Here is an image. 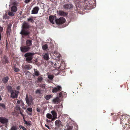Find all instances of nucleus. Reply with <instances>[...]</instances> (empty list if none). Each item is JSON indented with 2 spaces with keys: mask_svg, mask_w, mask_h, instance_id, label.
<instances>
[{
  "mask_svg": "<svg viewBox=\"0 0 130 130\" xmlns=\"http://www.w3.org/2000/svg\"><path fill=\"white\" fill-rule=\"evenodd\" d=\"M22 129L23 130H25L26 129L24 127H23Z\"/></svg>",
  "mask_w": 130,
  "mask_h": 130,
  "instance_id": "nucleus-58",
  "label": "nucleus"
},
{
  "mask_svg": "<svg viewBox=\"0 0 130 130\" xmlns=\"http://www.w3.org/2000/svg\"><path fill=\"white\" fill-rule=\"evenodd\" d=\"M26 96L25 100L28 105L29 106L30 105H31L32 102V97L31 96H29V98L28 95L27 94L26 95Z\"/></svg>",
  "mask_w": 130,
  "mask_h": 130,
  "instance_id": "nucleus-4",
  "label": "nucleus"
},
{
  "mask_svg": "<svg viewBox=\"0 0 130 130\" xmlns=\"http://www.w3.org/2000/svg\"><path fill=\"white\" fill-rule=\"evenodd\" d=\"M45 126L48 129H50V128L46 124L45 125Z\"/></svg>",
  "mask_w": 130,
  "mask_h": 130,
  "instance_id": "nucleus-55",
  "label": "nucleus"
},
{
  "mask_svg": "<svg viewBox=\"0 0 130 130\" xmlns=\"http://www.w3.org/2000/svg\"><path fill=\"white\" fill-rule=\"evenodd\" d=\"M113 115V113H111V116H112V115Z\"/></svg>",
  "mask_w": 130,
  "mask_h": 130,
  "instance_id": "nucleus-62",
  "label": "nucleus"
},
{
  "mask_svg": "<svg viewBox=\"0 0 130 130\" xmlns=\"http://www.w3.org/2000/svg\"><path fill=\"white\" fill-rule=\"evenodd\" d=\"M32 109L31 108H28L26 110L27 111H28L30 112H32Z\"/></svg>",
  "mask_w": 130,
  "mask_h": 130,
  "instance_id": "nucleus-43",
  "label": "nucleus"
},
{
  "mask_svg": "<svg viewBox=\"0 0 130 130\" xmlns=\"http://www.w3.org/2000/svg\"><path fill=\"white\" fill-rule=\"evenodd\" d=\"M8 57L6 56H4L3 59L2 60V62L4 63H8Z\"/></svg>",
  "mask_w": 130,
  "mask_h": 130,
  "instance_id": "nucleus-17",
  "label": "nucleus"
},
{
  "mask_svg": "<svg viewBox=\"0 0 130 130\" xmlns=\"http://www.w3.org/2000/svg\"><path fill=\"white\" fill-rule=\"evenodd\" d=\"M55 21L57 24H60L64 23L65 22L66 19L64 18L61 17L58 19H56Z\"/></svg>",
  "mask_w": 130,
  "mask_h": 130,
  "instance_id": "nucleus-5",
  "label": "nucleus"
},
{
  "mask_svg": "<svg viewBox=\"0 0 130 130\" xmlns=\"http://www.w3.org/2000/svg\"><path fill=\"white\" fill-rule=\"evenodd\" d=\"M27 20L29 22H30L31 23H33L34 22V21L33 19V17H31L30 18H27Z\"/></svg>",
  "mask_w": 130,
  "mask_h": 130,
  "instance_id": "nucleus-27",
  "label": "nucleus"
},
{
  "mask_svg": "<svg viewBox=\"0 0 130 130\" xmlns=\"http://www.w3.org/2000/svg\"><path fill=\"white\" fill-rule=\"evenodd\" d=\"M0 88L1 89V90H3L4 88V87L2 86H1V87H0Z\"/></svg>",
  "mask_w": 130,
  "mask_h": 130,
  "instance_id": "nucleus-54",
  "label": "nucleus"
},
{
  "mask_svg": "<svg viewBox=\"0 0 130 130\" xmlns=\"http://www.w3.org/2000/svg\"><path fill=\"white\" fill-rule=\"evenodd\" d=\"M90 5L89 4H87L86 3H84L83 5L84 8L85 9H89L90 8L89 6Z\"/></svg>",
  "mask_w": 130,
  "mask_h": 130,
  "instance_id": "nucleus-19",
  "label": "nucleus"
},
{
  "mask_svg": "<svg viewBox=\"0 0 130 130\" xmlns=\"http://www.w3.org/2000/svg\"><path fill=\"white\" fill-rule=\"evenodd\" d=\"M32 42L31 40H27L26 42V44L27 47L31 48L32 45Z\"/></svg>",
  "mask_w": 130,
  "mask_h": 130,
  "instance_id": "nucleus-13",
  "label": "nucleus"
},
{
  "mask_svg": "<svg viewBox=\"0 0 130 130\" xmlns=\"http://www.w3.org/2000/svg\"><path fill=\"white\" fill-rule=\"evenodd\" d=\"M11 28V25L9 24L8 25L6 30V34L7 36H8L10 35Z\"/></svg>",
  "mask_w": 130,
  "mask_h": 130,
  "instance_id": "nucleus-14",
  "label": "nucleus"
},
{
  "mask_svg": "<svg viewBox=\"0 0 130 130\" xmlns=\"http://www.w3.org/2000/svg\"><path fill=\"white\" fill-rule=\"evenodd\" d=\"M30 34L29 31H27L24 29H22L20 32V34L24 36H29Z\"/></svg>",
  "mask_w": 130,
  "mask_h": 130,
  "instance_id": "nucleus-7",
  "label": "nucleus"
},
{
  "mask_svg": "<svg viewBox=\"0 0 130 130\" xmlns=\"http://www.w3.org/2000/svg\"><path fill=\"white\" fill-rule=\"evenodd\" d=\"M36 94L39 93V94L41 93V91L40 89H38L36 91Z\"/></svg>",
  "mask_w": 130,
  "mask_h": 130,
  "instance_id": "nucleus-42",
  "label": "nucleus"
},
{
  "mask_svg": "<svg viewBox=\"0 0 130 130\" xmlns=\"http://www.w3.org/2000/svg\"><path fill=\"white\" fill-rule=\"evenodd\" d=\"M21 51L23 53H25L30 49V47H27V46H23L20 48Z\"/></svg>",
  "mask_w": 130,
  "mask_h": 130,
  "instance_id": "nucleus-8",
  "label": "nucleus"
},
{
  "mask_svg": "<svg viewBox=\"0 0 130 130\" xmlns=\"http://www.w3.org/2000/svg\"><path fill=\"white\" fill-rule=\"evenodd\" d=\"M36 110L38 113H39L40 112V109L39 108H37L36 109Z\"/></svg>",
  "mask_w": 130,
  "mask_h": 130,
  "instance_id": "nucleus-48",
  "label": "nucleus"
},
{
  "mask_svg": "<svg viewBox=\"0 0 130 130\" xmlns=\"http://www.w3.org/2000/svg\"><path fill=\"white\" fill-rule=\"evenodd\" d=\"M60 99L58 97H56L54 99L52 100V102L54 103L58 104L59 102Z\"/></svg>",
  "mask_w": 130,
  "mask_h": 130,
  "instance_id": "nucleus-20",
  "label": "nucleus"
},
{
  "mask_svg": "<svg viewBox=\"0 0 130 130\" xmlns=\"http://www.w3.org/2000/svg\"><path fill=\"white\" fill-rule=\"evenodd\" d=\"M9 79V77L8 76H6L3 78L2 82L4 84H6L7 83Z\"/></svg>",
  "mask_w": 130,
  "mask_h": 130,
  "instance_id": "nucleus-16",
  "label": "nucleus"
},
{
  "mask_svg": "<svg viewBox=\"0 0 130 130\" xmlns=\"http://www.w3.org/2000/svg\"><path fill=\"white\" fill-rule=\"evenodd\" d=\"M14 14L12 12L10 11H9L8 13V15L12 17L14 15Z\"/></svg>",
  "mask_w": 130,
  "mask_h": 130,
  "instance_id": "nucleus-39",
  "label": "nucleus"
},
{
  "mask_svg": "<svg viewBox=\"0 0 130 130\" xmlns=\"http://www.w3.org/2000/svg\"><path fill=\"white\" fill-rule=\"evenodd\" d=\"M129 117L128 115H123L120 118V124H125L124 125H122L123 128L125 130H130V117L128 119Z\"/></svg>",
  "mask_w": 130,
  "mask_h": 130,
  "instance_id": "nucleus-1",
  "label": "nucleus"
},
{
  "mask_svg": "<svg viewBox=\"0 0 130 130\" xmlns=\"http://www.w3.org/2000/svg\"><path fill=\"white\" fill-rule=\"evenodd\" d=\"M66 92H64L62 91L60 92L59 94V97L60 98L61 97H65L66 96Z\"/></svg>",
  "mask_w": 130,
  "mask_h": 130,
  "instance_id": "nucleus-21",
  "label": "nucleus"
},
{
  "mask_svg": "<svg viewBox=\"0 0 130 130\" xmlns=\"http://www.w3.org/2000/svg\"><path fill=\"white\" fill-rule=\"evenodd\" d=\"M34 70L35 75L37 76H38L40 74L39 72L37 70V69H34Z\"/></svg>",
  "mask_w": 130,
  "mask_h": 130,
  "instance_id": "nucleus-25",
  "label": "nucleus"
},
{
  "mask_svg": "<svg viewBox=\"0 0 130 130\" xmlns=\"http://www.w3.org/2000/svg\"><path fill=\"white\" fill-rule=\"evenodd\" d=\"M51 113L52 114L53 116L57 117V113L55 110H53L51 112Z\"/></svg>",
  "mask_w": 130,
  "mask_h": 130,
  "instance_id": "nucleus-31",
  "label": "nucleus"
},
{
  "mask_svg": "<svg viewBox=\"0 0 130 130\" xmlns=\"http://www.w3.org/2000/svg\"><path fill=\"white\" fill-rule=\"evenodd\" d=\"M43 58L44 59L46 60H48L49 59V54L48 53H45L43 55Z\"/></svg>",
  "mask_w": 130,
  "mask_h": 130,
  "instance_id": "nucleus-23",
  "label": "nucleus"
},
{
  "mask_svg": "<svg viewBox=\"0 0 130 130\" xmlns=\"http://www.w3.org/2000/svg\"><path fill=\"white\" fill-rule=\"evenodd\" d=\"M16 66H17L15 64H14V66H13V69H15V68H16Z\"/></svg>",
  "mask_w": 130,
  "mask_h": 130,
  "instance_id": "nucleus-56",
  "label": "nucleus"
},
{
  "mask_svg": "<svg viewBox=\"0 0 130 130\" xmlns=\"http://www.w3.org/2000/svg\"><path fill=\"white\" fill-rule=\"evenodd\" d=\"M0 122L2 123L5 124L6 125H7V124L8 122V120L5 118L2 117H0Z\"/></svg>",
  "mask_w": 130,
  "mask_h": 130,
  "instance_id": "nucleus-10",
  "label": "nucleus"
},
{
  "mask_svg": "<svg viewBox=\"0 0 130 130\" xmlns=\"http://www.w3.org/2000/svg\"><path fill=\"white\" fill-rule=\"evenodd\" d=\"M3 28L2 27L0 26V31L2 32L3 30Z\"/></svg>",
  "mask_w": 130,
  "mask_h": 130,
  "instance_id": "nucleus-51",
  "label": "nucleus"
},
{
  "mask_svg": "<svg viewBox=\"0 0 130 130\" xmlns=\"http://www.w3.org/2000/svg\"><path fill=\"white\" fill-rule=\"evenodd\" d=\"M43 78L42 77H39L37 78L38 81L39 82H41L42 81Z\"/></svg>",
  "mask_w": 130,
  "mask_h": 130,
  "instance_id": "nucleus-40",
  "label": "nucleus"
},
{
  "mask_svg": "<svg viewBox=\"0 0 130 130\" xmlns=\"http://www.w3.org/2000/svg\"><path fill=\"white\" fill-rule=\"evenodd\" d=\"M58 13L59 15L63 17L66 16L68 14L66 12L62 10L59 11L58 12Z\"/></svg>",
  "mask_w": 130,
  "mask_h": 130,
  "instance_id": "nucleus-15",
  "label": "nucleus"
},
{
  "mask_svg": "<svg viewBox=\"0 0 130 130\" xmlns=\"http://www.w3.org/2000/svg\"><path fill=\"white\" fill-rule=\"evenodd\" d=\"M61 64L60 65V68H61V69H62V68L61 67Z\"/></svg>",
  "mask_w": 130,
  "mask_h": 130,
  "instance_id": "nucleus-63",
  "label": "nucleus"
},
{
  "mask_svg": "<svg viewBox=\"0 0 130 130\" xmlns=\"http://www.w3.org/2000/svg\"><path fill=\"white\" fill-rule=\"evenodd\" d=\"M39 10V8L38 7H34L31 11L32 14H37Z\"/></svg>",
  "mask_w": 130,
  "mask_h": 130,
  "instance_id": "nucleus-12",
  "label": "nucleus"
},
{
  "mask_svg": "<svg viewBox=\"0 0 130 130\" xmlns=\"http://www.w3.org/2000/svg\"><path fill=\"white\" fill-rule=\"evenodd\" d=\"M8 92L11 93L13 90H12V87L11 86H8L7 87Z\"/></svg>",
  "mask_w": 130,
  "mask_h": 130,
  "instance_id": "nucleus-26",
  "label": "nucleus"
},
{
  "mask_svg": "<svg viewBox=\"0 0 130 130\" xmlns=\"http://www.w3.org/2000/svg\"><path fill=\"white\" fill-rule=\"evenodd\" d=\"M54 77V76L52 75H48V78L51 80H52Z\"/></svg>",
  "mask_w": 130,
  "mask_h": 130,
  "instance_id": "nucleus-41",
  "label": "nucleus"
},
{
  "mask_svg": "<svg viewBox=\"0 0 130 130\" xmlns=\"http://www.w3.org/2000/svg\"><path fill=\"white\" fill-rule=\"evenodd\" d=\"M46 121L48 122H51V121L50 120H48L47 119L46 120Z\"/></svg>",
  "mask_w": 130,
  "mask_h": 130,
  "instance_id": "nucleus-57",
  "label": "nucleus"
},
{
  "mask_svg": "<svg viewBox=\"0 0 130 130\" xmlns=\"http://www.w3.org/2000/svg\"><path fill=\"white\" fill-rule=\"evenodd\" d=\"M57 117L53 116L51 119V121H54L56 118Z\"/></svg>",
  "mask_w": 130,
  "mask_h": 130,
  "instance_id": "nucleus-45",
  "label": "nucleus"
},
{
  "mask_svg": "<svg viewBox=\"0 0 130 130\" xmlns=\"http://www.w3.org/2000/svg\"><path fill=\"white\" fill-rule=\"evenodd\" d=\"M23 29H27L29 28L30 27L29 25L26 22H24L23 25Z\"/></svg>",
  "mask_w": 130,
  "mask_h": 130,
  "instance_id": "nucleus-22",
  "label": "nucleus"
},
{
  "mask_svg": "<svg viewBox=\"0 0 130 130\" xmlns=\"http://www.w3.org/2000/svg\"><path fill=\"white\" fill-rule=\"evenodd\" d=\"M19 109L20 110V114L23 117L24 116V114H23L22 113L23 112V110L21 109V108H20V107H19L18 108V109Z\"/></svg>",
  "mask_w": 130,
  "mask_h": 130,
  "instance_id": "nucleus-35",
  "label": "nucleus"
},
{
  "mask_svg": "<svg viewBox=\"0 0 130 130\" xmlns=\"http://www.w3.org/2000/svg\"><path fill=\"white\" fill-rule=\"evenodd\" d=\"M17 126L16 125L12 126L10 130H17Z\"/></svg>",
  "mask_w": 130,
  "mask_h": 130,
  "instance_id": "nucleus-33",
  "label": "nucleus"
},
{
  "mask_svg": "<svg viewBox=\"0 0 130 130\" xmlns=\"http://www.w3.org/2000/svg\"><path fill=\"white\" fill-rule=\"evenodd\" d=\"M35 54L33 52H28L25 54V57H26L25 60L28 63H31L33 58V56Z\"/></svg>",
  "mask_w": 130,
  "mask_h": 130,
  "instance_id": "nucleus-2",
  "label": "nucleus"
},
{
  "mask_svg": "<svg viewBox=\"0 0 130 130\" xmlns=\"http://www.w3.org/2000/svg\"><path fill=\"white\" fill-rule=\"evenodd\" d=\"M17 10V8L15 6H12L11 9V11L12 12H15Z\"/></svg>",
  "mask_w": 130,
  "mask_h": 130,
  "instance_id": "nucleus-24",
  "label": "nucleus"
},
{
  "mask_svg": "<svg viewBox=\"0 0 130 130\" xmlns=\"http://www.w3.org/2000/svg\"><path fill=\"white\" fill-rule=\"evenodd\" d=\"M9 18V17L8 15L6 13L3 16V19H8Z\"/></svg>",
  "mask_w": 130,
  "mask_h": 130,
  "instance_id": "nucleus-36",
  "label": "nucleus"
},
{
  "mask_svg": "<svg viewBox=\"0 0 130 130\" xmlns=\"http://www.w3.org/2000/svg\"><path fill=\"white\" fill-rule=\"evenodd\" d=\"M20 87L19 86H18L16 88V89L17 90H19L20 89Z\"/></svg>",
  "mask_w": 130,
  "mask_h": 130,
  "instance_id": "nucleus-52",
  "label": "nucleus"
},
{
  "mask_svg": "<svg viewBox=\"0 0 130 130\" xmlns=\"http://www.w3.org/2000/svg\"><path fill=\"white\" fill-rule=\"evenodd\" d=\"M0 107H2L4 109H6V106L4 104L0 103Z\"/></svg>",
  "mask_w": 130,
  "mask_h": 130,
  "instance_id": "nucleus-37",
  "label": "nucleus"
},
{
  "mask_svg": "<svg viewBox=\"0 0 130 130\" xmlns=\"http://www.w3.org/2000/svg\"><path fill=\"white\" fill-rule=\"evenodd\" d=\"M52 95H46L45 97V98L47 100H49L51 98H52Z\"/></svg>",
  "mask_w": 130,
  "mask_h": 130,
  "instance_id": "nucleus-28",
  "label": "nucleus"
},
{
  "mask_svg": "<svg viewBox=\"0 0 130 130\" xmlns=\"http://www.w3.org/2000/svg\"><path fill=\"white\" fill-rule=\"evenodd\" d=\"M62 88L59 86H57L56 87H54L52 89V92L54 93H56L58 91H61Z\"/></svg>",
  "mask_w": 130,
  "mask_h": 130,
  "instance_id": "nucleus-11",
  "label": "nucleus"
},
{
  "mask_svg": "<svg viewBox=\"0 0 130 130\" xmlns=\"http://www.w3.org/2000/svg\"><path fill=\"white\" fill-rule=\"evenodd\" d=\"M66 128H67L66 130H71L73 128V127L71 126L68 125L66 126Z\"/></svg>",
  "mask_w": 130,
  "mask_h": 130,
  "instance_id": "nucleus-30",
  "label": "nucleus"
},
{
  "mask_svg": "<svg viewBox=\"0 0 130 130\" xmlns=\"http://www.w3.org/2000/svg\"><path fill=\"white\" fill-rule=\"evenodd\" d=\"M46 117L49 119H52L53 117L52 116L50 113H48L46 115Z\"/></svg>",
  "mask_w": 130,
  "mask_h": 130,
  "instance_id": "nucleus-29",
  "label": "nucleus"
},
{
  "mask_svg": "<svg viewBox=\"0 0 130 130\" xmlns=\"http://www.w3.org/2000/svg\"><path fill=\"white\" fill-rule=\"evenodd\" d=\"M113 120L114 121H116L117 119V117L116 116H114L113 117Z\"/></svg>",
  "mask_w": 130,
  "mask_h": 130,
  "instance_id": "nucleus-47",
  "label": "nucleus"
},
{
  "mask_svg": "<svg viewBox=\"0 0 130 130\" xmlns=\"http://www.w3.org/2000/svg\"><path fill=\"white\" fill-rule=\"evenodd\" d=\"M24 122H25V123L26 125H28L29 126H30L31 125V124L30 123V121L29 122H27L24 119Z\"/></svg>",
  "mask_w": 130,
  "mask_h": 130,
  "instance_id": "nucleus-38",
  "label": "nucleus"
},
{
  "mask_svg": "<svg viewBox=\"0 0 130 130\" xmlns=\"http://www.w3.org/2000/svg\"><path fill=\"white\" fill-rule=\"evenodd\" d=\"M56 18V16L54 17L53 15H50V16L49 18V20L50 21V22L53 24H54V20L55 18Z\"/></svg>",
  "mask_w": 130,
  "mask_h": 130,
  "instance_id": "nucleus-18",
  "label": "nucleus"
},
{
  "mask_svg": "<svg viewBox=\"0 0 130 130\" xmlns=\"http://www.w3.org/2000/svg\"><path fill=\"white\" fill-rule=\"evenodd\" d=\"M55 123L56 127L57 128H59L60 127L63 126L62 122L59 120H56L55 122Z\"/></svg>",
  "mask_w": 130,
  "mask_h": 130,
  "instance_id": "nucleus-9",
  "label": "nucleus"
},
{
  "mask_svg": "<svg viewBox=\"0 0 130 130\" xmlns=\"http://www.w3.org/2000/svg\"><path fill=\"white\" fill-rule=\"evenodd\" d=\"M14 70L16 72H19L20 71V69H19L18 68H15V69H14Z\"/></svg>",
  "mask_w": 130,
  "mask_h": 130,
  "instance_id": "nucleus-46",
  "label": "nucleus"
},
{
  "mask_svg": "<svg viewBox=\"0 0 130 130\" xmlns=\"http://www.w3.org/2000/svg\"><path fill=\"white\" fill-rule=\"evenodd\" d=\"M61 56V55L60 54H59V55L58 56H57V58H59Z\"/></svg>",
  "mask_w": 130,
  "mask_h": 130,
  "instance_id": "nucleus-59",
  "label": "nucleus"
},
{
  "mask_svg": "<svg viewBox=\"0 0 130 130\" xmlns=\"http://www.w3.org/2000/svg\"><path fill=\"white\" fill-rule=\"evenodd\" d=\"M22 101V100H18L17 101V103L18 104H20L21 103Z\"/></svg>",
  "mask_w": 130,
  "mask_h": 130,
  "instance_id": "nucleus-44",
  "label": "nucleus"
},
{
  "mask_svg": "<svg viewBox=\"0 0 130 130\" xmlns=\"http://www.w3.org/2000/svg\"><path fill=\"white\" fill-rule=\"evenodd\" d=\"M45 85L44 84H43L42 85V87H45Z\"/></svg>",
  "mask_w": 130,
  "mask_h": 130,
  "instance_id": "nucleus-61",
  "label": "nucleus"
},
{
  "mask_svg": "<svg viewBox=\"0 0 130 130\" xmlns=\"http://www.w3.org/2000/svg\"><path fill=\"white\" fill-rule=\"evenodd\" d=\"M30 66L31 67V66L30 65H25L24 66V68L25 69L29 70L31 68V67L30 68Z\"/></svg>",
  "mask_w": 130,
  "mask_h": 130,
  "instance_id": "nucleus-32",
  "label": "nucleus"
},
{
  "mask_svg": "<svg viewBox=\"0 0 130 130\" xmlns=\"http://www.w3.org/2000/svg\"><path fill=\"white\" fill-rule=\"evenodd\" d=\"M24 103L23 102V101H22L21 103L20 104V105L21 106L23 107L24 106Z\"/></svg>",
  "mask_w": 130,
  "mask_h": 130,
  "instance_id": "nucleus-49",
  "label": "nucleus"
},
{
  "mask_svg": "<svg viewBox=\"0 0 130 130\" xmlns=\"http://www.w3.org/2000/svg\"><path fill=\"white\" fill-rule=\"evenodd\" d=\"M2 100V98L1 96V95H0V101H1Z\"/></svg>",
  "mask_w": 130,
  "mask_h": 130,
  "instance_id": "nucleus-60",
  "label": "nucleus"
},
{
  "mask_svg": "<svg viewBox=\"0 0 130 130\" xmlns=\"http://www.w3.org/2000/svg\"><path fill=\"white\" fill-rule=\"evenodd\" d=\"M19 126L20 127V128L21 129V128H22V129H23V127H24L22 126V125H19Z\"/></svg>",
  "mask_w": 130,
  "mask_h": 130,
  "instance_id": "nucleus-53",
  "label": "nucleus"
},
{
  "mask_svg": "<svg viewBox=\"0 0 130 130\" xmlns=\"http://www.w3.org/2000/svg\"><path fill=\"white\" fill-rule=\"evenodd\" d=\"M30 0H25V3L27 4L30 2Z\"/></svg>",
  "mask_w": 130,
  "mask_h": 130,
  "instance_id": "nucleus-50",
  "label": "nucleus"
},
{
  "mask_svg": "<svg viewBox=\"0 0 130 130\" xmlns=\"http://www.w3.org/2000/svg\"><path fill=\"white\" fill-rule=\"evenodd\" d=\"M19 92H20L19 91L14 90L11 93V97L13 99H17L18 97V95Z\"/></svg>",
  "mask_w": 130,
  "mask_h": 130,
  "instance_id": "nucleus-3",
  "label": "nucleus"
},
{
  "mask_svg": "<svg viewBox=\"0 0 130 130\" xmlns=\"http://www.w3.org/2000/svg\"><path fill=\"white\" fill-rule=\"evenodd\" d=\"M42 49L44 50H46L48 48L47 45L46 44L42 46Z\"/></svg>",
  "mask_w": 130,
  "mask_h": 130,
  "instance_id": "nucleus-34",
  "label": "nucleus"
},
{
  "mask_svg": "<svg viewBox=\"0 0 130 130\" xmlns=\"http://www.w3.org/2000/svg\"><path fill=\"white\" fill-rule=\"evenodd\" d=\"M63 6L64 9L66 10H68L73 8V5L71 3H69L64 4L63 5Z\"/></svg>",
  "mask_w": 130,
  "mask_h": 130,
  "instance_id": "nucleus-6",
  "label": "nucleus"
},
{
  "mask_svg": "<svg viewBox=\"0 0 130 130\" xmlns=\"http://www.w3.org/2000/svg\"><path fill=\"white\" fill-rule=\"evenodd\" d=\"M29 115H31V113H30V114H28Z\"/></svg>",
  "mask_w": 130,
  "mask_h": 130,
  "instance_id": "nucleus-64",
  "label": "nucleus"
}]
</instances>
